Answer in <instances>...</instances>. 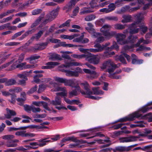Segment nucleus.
Wrapping results in <instances>:
<instances>
[{
    "label": "nucleus",
    "instance_id": "6ab92c4d",
    "mask_svg": "<svg viewBox=\"0 0 152 152\" xmlns=\"http://www.w3.org/2000/svg\"><path fill=\"white\" fill-rule=\"evenodd\" d=\"M82 71L81 68L79 67H77L74 71L71 70V77H78L79 76V73H81Z\"/></svg>",
    "mask_w": 152,
    "mask_h": 152
},
{
    "label": "nucleus",
    "instance_id": "473e14b6",
    "mask_svg": "<svg viewBox=\"0 0 152 152\" xmlns=\"http://www.w3.org/2000/svg\"><path fill=\"white\" fill-rule=\"evenodd\" d=\"M43 17L39 16L37 19L31 25V27L32 28L37 26L40 22L43 19Z\"/></svg>",
    "mask_w": 152,
    "mask_h": 152
},
{
    "label": "nucleus",
    "instance_id": "680f3d73",
    "mask_svg": "<svg viewBox=\"0 0 152 152\" xmlns=\"http://www.w3.org/2000/svg\"><path fill=\"white\" fill-rule=\"evenodd\" d=\"M42 11V10L40 9H37L34 10L32 12V15H38Z\"/></svg>",
    "mask_w": 152,
    "mask_h": 152
},
{
    "label": "nucleus",
    "instance_id": "7c9ffc66",
    "mask_svg": "<svg viewBox=\"0 0 152 152\" xmlns=\"http://www.w3.org/2000/svg\"><path fill=\"white\" fill-rule=\"evenodd\" d=\"M49 137H47L44 139H40L39 140V142H41L39 144V145L40 147L46 145V143L50 142V140H46L47 139H49Z\"/></svg>",
    "mask_w": 152,
    "mask_h": 152
},
{
    "label": "nucleus",
    "instance_id": "13d9d810",
    "mask_svg": "<svg viewBox=\"0 0 152 152\" xmlns=\"http://www.w3.org/2000/svg\"><path fill=\"white\" fill-rule=\"evenodd\" d=\"M16 96L15 94H11V100L10 101L11 103L14 104L15 102V99Z\"/></svg>",
    "mask_w": 152,
    "mask_h": 152
},
{
    "label": "nucleus",
    "instance_id": "79ce46f5",
    "mask_svg": "<svg viewBox=\"0 0 152 152\" xmlns=\"http://www.w3.org/2000/svg\"><path fill=\"white\" fill-rule=\"evenodd\" d=\"M72 56L74 58H85L86 56V53L82 55L73 54Z\"/></svg>",
    "mask_w": 152,
    "mask_h": 152
},
{
    "label": "nucleus",
    "instance_id": "1a4fd4ad",
    "mask_svg": "<svg viewBox=\"0 0 152 152\" xmlns=\"http://www.w3.org/2000/svg\"><path fill=\"white\" fill-rule=\"evenodd\" d=\"M129 33L130 34L137 33L139 31V24L137 22H134L129 26Z\"/></svg>",
    "mask_w": 152,
    "mask_h": 152
},
{
    "label": "nucleus",
    "instance_id": "09e8293b",
    "mask_svg": "<svg viewBox=\"0 0 152 152\" xmlns=\"http://www.w3.org/2000/svg\"><path fill=\"white\" fill-rule=\"evenodd\" d=\"M24 32V30H23L21 31L18 32L14 34L12 37V39H14L20 36L21 34Z\"/></svg>",
    "mask_w": 152,
    "mask_h": 152
},
{
    "label": "nucleus",
    "instance_id": "5701e85b",
    "mask_svg": "<svg viewBox=\"0 0 152 152\" xmlns=\"http://www.w3.org/2000/svg\"><path fill=\"white\" fill-rule=\"evenodd\" d=\"M42 124H40V125H29V129H43L48 128V127L42 125Z\"/></svg>",
    "mask_w": 152,
    "mask_h": 152
},
{
    "label": "nucleus",
    "instance_id": "de8ad7c7",
    "mask_svg": "<svg viewBox=\"0 0 152 152\" xmlns=\"http://www.w3.org/2000/svg\"><path fill=\"white\" fill-rule=\"evenodd\" d=\"M26 131H18L15 133V135L17 136H20L22 137H25L26 136Z\"/></svg>",
    "mask_w": 152,
    "mask_h": 152
},
{
    "label": "nucleus",
    "instance_id": "bf43d9fd",
    "mask_svg": "<svg viewBox=\"0 0 152 152\" xmlns=\"http://www.w3.org/2000/svg\"><path fill=\"white\" fill-rule=\"evenodd\" d=\"M19 44L20 43L19 42H12L7 43L5 44V45L7 46H16Z\"/></svg>",
    "mask_w": 152,
    "mask_h": 152
},
{
    "label": "nucleus",
    "instance_id": "69168bd1",
    "mask_svg": "<svg viewBox=\"0 0 152 152\" xmlns=\"http://www.w3.org/2000/svg\"><path fill=\"white\" fill-rule=\"evenodd\" d=\"M25 55V53H22L19 55L18 59L19 63L21 62L23 60L24 58Z\"/></svg>",
    "mask_w": 152,
    "mask_h": 152
},
{
    "label": "nucleus",
    "instance_id": "4d7b16f0",
    "mask_svg": "<svg viewBox=\"0 0 152 152\" xmlns=\"http://www.w3.org/2000/svg\"><path fill=\"white\" fill-rule=\"evenodd\" d=\"M123 18L125 19L127 22H130L132 20V17L129 15H124L123 16Z\"/></svg>",
    "mask_w": 152,
    "mask_h": 152
},
{
    "label": "nucleus",
    "instance_id": "58836bf2",
    "mask_svg": "<svg viewBox=\"0 0 152 152\" xmlns=\"http://www.w3.org/2000/svg\"><path fill=\"white\" fill-rule=\"evenodd\" d=\"M40 56H36L35 55H32L30 57L26 58V60H29L30 63H31V61H32L38 59L40 58Z\"/></svg>",
    "mask_w": 152,
    "mask_h": 152
},
{
    "label": "nucleus",
    "instance_id": "8fccbe9b",
    "mask_svg": "<svg viewBox=\"0 0 152 152\" xmlns=\"http://www.w3.org/2000/svg\"><path fill=\"white\" fill-rule=\"evenodd\" d=\"M71 21L70 20H67L64 23L61 25H60L59 26V28H61L62 27L67 26H69V23L70 21Z\"/></svg>",
    "mask_w": 152,
    "mask_h": 152
},
{
    "label": "nucleus",
    "instance_id": "37998d69",
    "mask_svg": "<svg viewBox=\"0 0 152 152\" xmlns=\"http://www.w3.org/2000/svg\"><path fill=\"white\" fill-rule=\"evenodd\" d=\"M94 134V135L90 137H88L86 138L87 139H89L91 138H94L95 137L97 136H99L100 137H103L104 136V135L103 134H102L100 132H96L95 134Z\"/></svg>",
    "mask_w": 152,
    "mask_h": 152
},
{
    "label": "nucleus",
    "instance_id": "412c9836",
    "mask_svg": "<svg viewBox=\"0 0 152 152\" xmlns=\"http://www.w3.org/2000/svg\"><path fill=\"white\" fill-rule=\"evenodd\" d=\"M133 34H130V35L128 37L127 40L126 41H127V43H130L133 44L136 42L138 37L136 36Z\"/></svg>",
    "mask_w": 152,
    "mask_h": 152
},
{
    "label": "nucleus",
    "instance_id": "c9c22d12",
    "mask_svg": "<svg viewBox=\"0 0 152 152\" xmlns=\"http://www.w3.org/2000/svg\"><path fill=\"white\" fill-rule=\"evenodd\" d=\"M136 18L137 21L134 22H137L138 24H140V23L141 22V20L143 18V17L141 13H138L136 15Z\"/></svg>",
    "mask_w": 152,
    "mask_h": 152
},
{
    "label": "nucleus",
    "instance_id": "20e7f679",
    "mask_svg": "<svg viewBox=\"0 0 152 152\" xmlns=\"http://www.w3.org/2000/svg\"><path fill=\"white\" fill-rule=\"evenodd\" d=\"M111 28L110 25L106 24L103 26L100 30L104 36L108 37H112L115 35L116 33L115 31L109 32V31Z\"/></svg>",
    "mask_w": 152,
    "mask_h": 152
},
{
    "label": "nucleus",
    "instance_id": "f704fd0d",
    "mask_svg": "<svg viewBox=\"0 0 152 152\" xmlns=\"http://www.w3.org/2000/svg\"><path fill=\"white\" fill-rule=\"evenodd\" d=\"M114 27L116 29L122 30L125 28V25L120 23H117L114 25Z\"/></svg>",
    "mask_w": 152,
    "mask_h": 152
},
{
    "label": "nucleus",
    "instance_id": "f8f14e48",
    "mask_svg": "<svg viewBox=\"0 0 152 152\" xmlns=\"http://www.w3.org/2000/svg\"><path fill=\"white\" fill-rule=\"evenodd\" d=\"M138 136H131L129 137H120L119 138L120 142H133L136 140V139L138 138Z\"/></svg>",
    "mask_w": 152,
    "mask_h": 152
},
{
    "label": "nucleus",
    "instance_id": "ddd939ff",
    "mask_svg": "<svg viewBox=\"0 0 152 152\" xmlns=\"http://www.w3.org/2000/svg\"><path fill=\"white\" fill-rule=\"evenodd\" d=\"M110 43L109 42L106 43L104 45H101L99 44H96L95 45L94 47L97 48L98 52H101L104 50H109V47H107L108 46L110 45Z\"/></svg>",
    "mask_w": 152,
    "mask_h": 152
},
{
    "label": "nucleus",
    "instance_id": "4be33fe9",
    "mask_svg": "<svg viewBox=\"0 0 152 152\" xmlns=\"http://www.w3.org/2000/svg\"><path fill=\"white\" fill-rule=\"evenodd\" d=\"M94 11L92 10L90 7H84L81 10V11L80 13V15H84L93 12Z\"/></svg>",
    "mask_w": 152,
    "mask_h": 152
},
{
    "label": "nucleus",
    "instance_id": "3c124183",
    "mask_svg": "<svg viewBox=\"0 0 152 152\" xmlns=\"http://www.w3.org/2000/svg\"><path fill=\"white\" fill-rule=\"evenodd\" d=\"M106 19L109 20H113L116 21H118V18L116 16H108L106 18Z\"/></svg>",
    "mask_w": 152,
    "mask_h": 152
},
{
    "label": "nucleus",
    "instance_id": "4468645a",
    "mask_svg": "<svg viewBox=\"0 0 152 152\" xmlns=\"http://www.w3.org/2000/svg\"><path fill=\"white\" fill-rule=\"evenodd\" d=\"M59 9V7H58L56 9L52 10L49 13L47 14L46 15L53 20L58 15Z\"/></svg>",
    "mask_w": 152,
    "mask_h": 152
},
{
    "label": "nucleus",
    "instance_id": "0eeeda50",
    "mask_svg": "<svg viewBox=\"0 0 152 152\" xmlns=\"http://www.w3.org/2000/svg\"><path fill=\"white\" fill-rule=\"evenodd\" d=\"M14 138V136L12 135H7L3 136V139L7 140L5 145L7 147H15L17 146V144L13 143L11 139Z\"/></svg>",
    "mask_w": 152,
    "mask_h": 152
},
{
    "label": "nucleus",
    "instance_id": "cd10ccee",
    "mask_svg": "<svg viewBox=\"0 0 152 152\" xmlns=\"http://www.w3.org/2000/svg\"><path fill=\"white\" fill-rule=\"evenodd\" d=\"M50 58L53 60H61L62 59L60 55L55 53H53L50 55Z\"/></svg>",
    "mask_w": 152,
    "mask_h": 152
},
{
    "label": "nucleus",
    "instance_id": "a18cd8bd",
    "mask_svg": "<svg viewBox=\"0 0 152 152\" xmlns=\"http://www.w3.org/2000/svg\"><path fill=\"white\" fill-rule=\"evenodd\" d=\"M46 86L44 84H41L39 86V88L38 90V93H39L41 92L44 91L46 88Z\"/></svg>",
    "mask_w": 152,
    "mask_h": 152
},
{
    "label": "nucleus",
    "instance_id": "774afa93",
    "mask_svg": "<svg viewBox=\"0 0 152 152\" xmlns=\"http://www.w3.org/2000/svg\"><path fill=\"white\" fill-rule=\"evenodd\" d=\"M105 21V19L102 18L97 20L96 22L97 25L102 26L104 23Z\"/></svg>",
    "mask_w": 152,
    "mask_h": 152
},
{
    "label": "nucleus",
    "instance_id": "2eb2a0df",
    "mask_svg": "<svg viewBox=\"0 0 152 152\" xmlns=\"http://www.w3.org/2000/svg\"><path fill=\"white\" fill-rule=\"evenodd\" d=\"M44 32V31L42 30L39 31L37 34H35L34 36L32 37L28 42L30 44L32 43L34 39L38 40L43 34Z\"/></svg>",
    "mask_w": 152,
    "mask_h": 152
},
{
    "label": "nucleus",
    "instance_id": "6e6d98bb",
    "mask_svg": "<svg viewBox=\"0 0 152 152\" xmlns=\"http://www.w3.org/2000/svg\"><path fill=\"white\" fill-rule=\"evenodd\" d=\"M130 126L132 128L136 127H139L140 128H143L145 127V125L143 124H131Z\"/></svg>",
    "mask_w": 152,
    "mask_h": 152
},
{
    "label": "nucleus",
    "instance_id": "e433bc0d",
    "mask_svg": "<svg viewBox=\"0 0 152 152\" xmlns=\"http://www.w3.org/2000/svg\"><path fill=\"white\" fill-rule=\"evenodd\" d=\"M96 16L94 15H90L86 16L85 18V20L86 21H90L94 19Z\"/></svg>",
    "mask_w": 152,
    "mask_h": 152
},
{
    "label": "nucleus",
    "instance_id": "2f4dec72",
    "mask_svg": "<svg viewBox=\"0 0 152 152\" xmlns=\"http://www.w3.org/2000/svg\"><path fill=\"white\" fill-rule=\"evenodd\" d=\"M33 30H31L26 32L20 37L19 38V40H22L29 34H31L34 32Z\"/></svg>",
    "mask_w": 152,
    "mask_h": 152
},
{
    "label": "nucleus",
    "instance_id": "9d476101",
    "mask_svg": "<svg viewBox=\"0 0 152 152\" xmlns=\"http://www.w3.org/2000/svg\"><path fill=\"white\" fill-rule=\"evenodd\" d=\"M55 80L56 81L61 83H64L65 86H71L74 82L72 80H67L62 78L56 77Z\"/></svg>",
    "mask_w": 152,
    "mask_h": 152
},
{
    "label": "nucleus",
    "instance_id": "f03ea898",
    "mask_svg": "<svg viewBox=\"0 0 152 152\" xmlns=\"http://www.w3.org/2000/svg\"><path fill=\"white\" fill-rule=\"evenodd\" d=\"M81 63L76 62H70L66 63L65 64H63L59 66V69L58 70L62 72H64L66 73V75L69 77H71V70H66L62 68L63 67L66 68L72 66H77L79 65H81Z\"/></svg>",
    "mask_w": 152,
    "mask_h": 152
},
{
    "label": "nucleus",
    "instance_id": "c03bdc74",
    "mask_svg": "<svg viewBox=\"0 0 152 152\" xmlns=\"http://www.w3.org/2000/svg\"><path fill=\"white\" fill-rule=\"evenodd\" d=\"M110 49L109 50H111L115 48L116 50H118V49L119 47L117 43L115 42H113V44L112 46L109 48Z\"/></svg>",
    "mask_w": 152,
    "mask_h": 152
},
{
    "label": "nucleus",
    "instance_id": "39448f33",
    "mask_svg": "<svg viewBox=\"0 0 152 152\" xmlns=\"http://www.w3.org/2000/svg\"><path fill=\"white\" fill-rule=\"evenodd\" d=\"M85 58L86 61L94 64H98L99 61V58L96 56L93 55L90 53H86Z\"/></svg>",
    "mask_w": 152,
    "mask_h": 152
},
{
    "label": "nucleus",
    "instance_id": "a211bd4d",
    "mask_svg": "<svg viewBox=\"0 0 152 152\" xmlns=\"http://www.w3.org/2000/svg\"><path fill=\"white\" fill-rule=\"evenodd\" d=\"M61 103V98L60 96H56L54 100L51 101L50 104L53 105H60Z\"/></svg>",
    "mask_w": 152,
    "mask_h": 152
},
{
    "label": "nucleus",
    "instance_id": "7ed1b4c3",
    "mask_svg": "<svg viewBox=\"0 0 152 152\" xmlns=\"http://www.w3.org/2000/svg\"><path fill=\"white\" fill-rule=\"evenodd\" d=\"M121 65V64H118L117 65H116L113 61L110 60H108L104 62L103 63L101 68L102 69L107 68L106 72H108L109 73H111L113 72L115 69L118 67L117 66L118 65L119 66H120Z\"/></svg>",
    "mask_w": 152,
    "mask_h": 152
},
{
    "label": "nucleus",
    "instance_id": "423d86ee",
    "mask_svg": "<svg viewBox=\"0 0 152 152\" xmlns=\"http://www.w3.org/2000/svg\"><path fill=\"white\" fill-rule=\"evenodd\" d=\"M80 85L83 86L84 90H81L80 91V93L82 95L88 96L93 94V92L90 89L89 86L87 82L81 83Z\"/></svg>",
    "mask_w": 152,
    "mask_h": 152
},
{
    "label": "nucleus",
    "instance_id": "0e129e2a",
    "mask_svg": "<svg viewBox=\"0 0 152 152\" xmlns=\"http://www.w3.org/2000/svg\"><path fill=\"white\" fill-rule=\"evenodd\" d=\"M26 99H23L22 98H19L17 99V100L18 102H20L19 104L20 105H23V104L24 102L26 100Z\"/></svg>",
    "mask_w": 152,
    "mask_h": 152
},
{
    "label": "nucleus",
    "instance_id": "864d4df0",
    "mask_svg": "<svg viewBox=\"0 0 152 152\" xmlns=\"http://www.w3.org/2000/svg\"><path fill=\"white\" fill-rule=\"evenodd\" d=\"M135 47L134 44H132L131 45H126L124 47V49L125 50H129L130 49H132Z\"/></svg>",
    "mask_w": 152,
    "mask_h": 152
},
{
    "label": "nucleus",
    "instance_id": "f257e3e1",
    "mask_svg": "<svg viewBox=\"0 0 152 152\" xmlns=\"http://www.w3.org/2000/svg\"><path fill=\"white\" fill-rule=\"evenodd\" d=\"M149 110H150V108L149 107H147L145 106H144L140 109L138 111L134 112L127 116L121 118L112 124H116L119 122H124L127 121H132L135 120L136 118H138L139 117H141L142 118V117H143L142 114H140V112L141 111L142 113H144L147 112Z\"/></svg>",
    "mask_w": 152,
    "mask_h": 152
},
{
    "label": "nucleus",
    "instance_id": "9b49d317",
    "mask_svg": "<svg viewBox=\"0 0 152 152\" xmlns=\"http://www.w3.org/2000/svg\"><path fill=\"white\" fill-rule=\"evenodd\" d=\"M126 37L125 34L118 33L116 35L117 42L121 45H124L127 43V41L124 40V39Z\"/></svg>",
    "mask_w": 152,
    "mask_h": 152
},
{
    "label": "nucleus",
    "instance_id": "338daca9",
    "mask_svg": "<svg viewBox=\"0 0 152 152\" xmlns=\"http://www.w3.org/2000/svg\"><path fill=\"white\" fill-rule=\"evenodd\" d=\"M130 8L129 6H126L123 7L121 10V12L124 13L128 10Z\"/></svg>",
    "mask_w": 152,
    "mask_h": 152
},
{
    "label": "nucleus",
    "instance_id": "f3484780",
    "mask_svg": "<svg viewBox=\"0 0 152 152\" xmlns=\"http://www.w3.org/2000/svg\"><path fill=\"white\" fill-rule=\"evenodd\" d=\"M7 111V114L5 115L6 118L7 119L11 118L12 116H15L16 115V113L15 111L13 110H11L7 108L6 109Z\"/></svg>",
    "mask_w": 152,
    "mask_h": 152
},
{
    "label": "nucleus",
    "instance_id": "bb28decb",
    "mask_svg": "<svg viewBox=\"0 0 152 152\" xmlns=\"http://www.w3.org/2000/svg\"><path fill=\"white\" fill-rule=\"evenodd\" d=\"M61 53H62L63 54L61 55V56L63 58L67 59H70L71 57L69 56L68 55L66 54H71L72 53L71 52L69 51H61L60 52Z\"/></svg>",
    "mask_w": 152,
    "mask_h": 152
},
{
    "label": "nucleus",
    "instance_id": "a19ab883",
    "mask_svg": "<svg viewBox=\"0 0 152 152\" xmlns=\"http://www.w3.org/2000/svg\"><path fill=\"white\" fill-rule=\"evenodd\" d=\"M77 91L76 89L72 90L69 92V97L71 98L74 96H77L78 95Z\"/></svg>",
    "mask_w": 152,
    "mask_h": 152
},
{
    "label": "nucleus",
    "instance_id": "c756f323",
    "mask_svg": "<svg viewBox=\"0 0 152 152\" xmlns=\"http://www.w3.org/2000/svg\"><path fill=\"white\" fill-rule=\"evenodd\" d=\"M148 30V28L144 25H139V31L141 32V34L146 33Z\"/></svg>",
    "mask_w": 152,
    "mask_h": 152
},
{
    "label": "nucleus",
    "instance_id": "dca6fc26",
    "mask_svg": "<svg viewBox=\"0 0 152 152\" xmlns=\"http://www.w3.org/2000/svg\"><path fill=\"white\" fill-rule=\"evenodd\" d=\"M59 63L58 62H48L46 64V66H42V69H51L53 68L54 66L58 65Z\"/></svg>",
    "mask_w": 152,
    "mask_h": 152
},
{
    "label": "nucleus",
    "instance_id": "72a5a7b5",
    "mask_svg": "<svg viewBox=\"0 0 152 152\" xmlns=\"http://www.w3.org/2000/svg\"><path fill=\"white\" fill-rule=\"evenodd\" d=\"M16 83V80L14 79H11L7 80L5 82V85L6 86L13 85Z\"/></svg>",
    "mask_w": 152,
    "mask_h": 152
},
{
    "label": "nucleus",
    "instance_id": "6e6552de",
    "mask_svg": "<svg viewBox=\"0 0 152 152\" xmlns=\"http://www.w3.org/2000/svg\"><path fill=\"white\" fill-rule=\"evenodd\" d=\"M48 43V42H46L37 44L34 47H31L30 50L33 52H36L37 50H42L45 48Z\"/></svg>",
    "mask_w": 152,
    "mask_h": 152
},
{
    "label": "nucleus",
    "instance_id": "ea45409f",
    "mask_svg": "<svg viewBox=\"0 0 152 152\" xmlns=\"http://www.w3.org/2000/svg\"><path fill=\"white\" fill-rule=\"evenodd\" d=\"M22 117L23 118L25 119L22 121L23 123H28L30 122V120H31V118L28 116L26 115H22Z\"/></svg>",
    "mask_w": 152,
    "mask_h": 152
},
{
    "label": "nucleus",
    "instance_id": "aec40b11",
    "mask_svg": "<svg viewBox=\"0 0 152 152\" xmlns=\"http://www.w3.org/2000/svg\"><path fill=\"white\" fill-rule=\"evenodd\" d=\"M127 147L123 146H119L116 147L114 149H112V150L113 152H116L117 151L121 152L126 151H129V150Z\"/></svg>",
    "mask_w": 152,
    "mask_h": 152
},
{
    "label": "nucleus",
    "instance_id": "5fc2aeb1",
    "mask_svg": "<svg viewBox=\"0 0 152 152\" xmlns=\"http://www.w3.org/2000/svg\"><path fill=\"white\" fill-rule=\"evenodd\" d=\"M26 62H23L19 64L16 66V68H19L20 69H25V65L26 64Z\"/></svg>",
    "mask_w": 152,
    "mask_h": 152
},
{
    "label": "nucleus",
    "instance_id": "c85d7f7f",
    "mask_svg": "<svg viewBox=\"0 0 152 152\" xmlns=\"http://www.w3.org/2000/svg\"><path fill=\"white\" fill-rule=\"evenodd\" d=\"M98 87H94L92 88L93 91V94L95 95H99L100 94H103L104 93L103 91L99 89Z\"/></svg>",
    "mask_w": 152,
    "mask_h": 152
},
{
    "label": "nucleus",
    "instance_id": "603ef678",
    "mask_svg": "<svg viewBox=\"0 0 152 152\" xmlns=\"http://www.w3.org/2000/svg\"><path fill=\"white\" fill-rule=\"evenodd\" d=\"M46 19L44 20L42 23L43 24L46 25L47 23L50 22L53 20L50 18L48 17L47 15L46 16Z\"/></svg>",
    "mask_w": 152,
    "mask_h": 152
},
{
    "label": "nucleus",
    "instance_id": "a878e982",
    "mask_svg": "<svg viewBox=\"0 0 152 152\" xmlns=\"http://www.w3.org/2000/svg\"><path fill=\"white\" fill-rule=\"evenodd\" d=\"M124 53H123L122 54L119 55L116 58L117 60L120 61L122 63L124 64H127L126 60H125L124 56Z\"/></svg>",
    "mask_w": 152,
    "mask_h": 152
},
{
    "label": "nucleus",
    "instance_id": "052dcab7",
    "mask_svg": "<svg viewBox=\"0 0 152 152\" xmlns=\"http://www.w3.org/2000/svg\"><path fill=\"white\" fill-rule=\"evenodd\" d=\"M129 0H118L116 1L115 4L117 6H122V2L123 1L129 2Z\"/></svg>",
    "mask_w": 152,
    "mask_h": 152
},
{
    "label": "nucleus",
    "instance_id": "393cba45",
    "mask_svg": "<svg viewBox=\"0 0 152 152\" xmlns=\"http://www.w3.org/2000/svg\"><path fill=\"white\" fill-rule=\"evenodd\" d=\"M142 119L147 120L148 122H152V115L151 113H149L142 117Z\"/></svg>",
    "mask_w": 152,
    "mask_h": 152
},
{
    "label": "nucleus",
    "instance_id": "49530a36",
    "mask_svg": "<svg viewBox=\"0 0 152 152\" xmlns=\"http://www.w3.org/2000/svg\"><path fill=\"white\" fill-rule=\"evenodd\" d=\"M37 88V86L36 85H35L34 87H32L27 92V94H30L33 93L36 91Z\"/></svg>",
    "mask_w": 152,
    "mask_h": 152
},
{
    "label": "nucleus",
    "instance_id": "4c0bfd02",
    "mask_svg": "<svg viewBox=\"0 0 152 152\" xmlns=\"http://www.w3.org/2000/svg\"><path fill=\"white\" fill-rule=\"evenodd\" d=\"M29 75V72H24L22 74H18L17 75L18 77L20 78H23L26 80H27V77Z\"/></svg>",
    "mask_w": 152,
    "mask_h": 152
},
{
    "label": "nucleus",
    "instance_id": "b1692460",
    "mask_svg": "<svg viewBox=\"0 0 152 152\" xmlns=\"http://www.w3.org/2000/svg\"><path fill=\"white\" fill-rule=\"evenodd\" d=\"M29 129V125L27 126L20 127L19 128L10 127L9 128V131L10 132L13 131H17L19 130H25L27 129Z\"/></svg>",
    "mask_w": 152,
    "mask_h": 152
},
{
    "label": "nucleus",
    "instance_id": "e2e57ef3",
    "mask_svg": "<svg viewBox=\"0 0 152 152\" xmlns=\"http://www.w3.org/2000/svg\"><path fill=\"white\" fill-rule=\"evenodd\" d=\"M27 15V13L26 12H20L15 14L16 16H20L21 17H25Z\"/></svg>",
    "mask_w": 152,
    "mask_h": 152
}]
</instances>
